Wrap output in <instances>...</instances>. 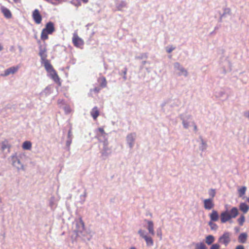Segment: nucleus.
<instances>
[{
    "instance_id": "obj_1",
    "label": "nucleus",
    "mask_w": 249,
    "mask_h": 249,
    "mask_svg": "<svg viewBox=\"0 0 249 249\" xmlns=\"http://www.w3.org/2000/svg\"><path fill=\"white\" fill-rule=\"evenodd\" d=\"M180 101L178 99H175L173 100H168L164 101L161 105V107H163L166 106H169L170 107L173 108L176 107H178L180 105Z\"/></svg>"
},
{
    "instance_id": "obj_2",
    "label": "nucleus",
    "mask_w": 249,
    "mask_h": 249,
    "mask_svg": "<svg viewBox=\"0 0 249 249\" xmlns=\"http://www.w3.org/2000/svg\"><path fill=\"white\" fill-rule=\"evenodd\" d=\"M179 118L182 121V124L183 127L188 129L189 127V120L192 119V116L190 114H181L179 115Z\"/></svg>"
},
{
    "instance_id": "obj_3",
    "label": "nucleus",
    "mask_w": 249,
    "mask_h": 249,
    "mask_svg": "<svg viewBox=\"0 0 249 249\" xmlns=\"http://www.w3.org/2000/svg\"><path fill=\"white\" fill-rule=\"evenodd\" d=\"M72 41L74 46L79 48H82L84 44L83 40L79 37L75 32L73 34Z\"/></svg>"
},
{
    "instance_id": "obj_4",
    "label": "nucleus",
    "mask_w": 249,
    "mask_h": 249,
    "mask_svg": "<svg viewBox=\"0 0 249 249\" xmlns=\"http://www.w3.org/2000/svg\"><path fill=\"white\" fill-rule=\"evenodd\" d=\"M138 233L142 238L144 239L146 242L147 246L151 247L154 245V241L152 237L145 234L144 231L140 229L138 231Z\"/></svg>"
},
{
    "instance_id": "obj_5",
    "label": "nucleus",
    "mask_w": 249,
    "mask_h": 249,
    "mask_svg": "<svg viewBox=\"0 0 249 249\" xmlns=\"http://www.w3.org/2000/svg\"><path fill=\"white\" fill-rule=\"evenodd\" d=\"M174 67L175 70H178L179 72L178 73V76L184 75L185 77L188 76V73L187 71L182 66H181L179 63L175 62L174 64Z\"/></svg>"
},
{
    "instance_id": "obj_6",
    "label": "nucleus",
    "mask_w": 249,
    "mask_h": 249,
    "mask_svg": "<svg viewBox=\"0 0 249 249\" xmlns=\"http://www.w3.org/2000/svg\"><path fill=\"white\" fill-rule=\"evenodd\" d=\"M136 137V133H131L128 134L126 137V140L127 144L128 145L130 148H132L135 143V139Z\"/></svg>"
},
{
    "instance_id": "obj_7",
    "label": "nucleus",
    "mask_w": 249,
    "mask_h": 249,
    "mask_svg": "<svg viewBox=\"0 0 249 249\" xmlns=\"http://www.w3.org/2000/svg\"><path fill=\"white\" fill-rule=\"evenodd\" d=\"M218 241L219 243L224 244L227 246L231 241L230 233L228 232H224V234L219 238Z\"/></svg>"
},
{
    "instance_id": "obj_8",
    "label": "nucleus",
    "mask_w": 249,
    "mask_h": 249,
    "mask_svg": "<svg viewBox=\"0 0 249 249\" xmlns=\"http://www.w3.org/2000/svg\"><path fill=\"white\" fill-rule=\"evenodd\" d=\"M19 68V67L18 66L11 67L8 69L5 70L4 71V73L0 74V76L2 77H6L10 74H14L18 71Z\"/></svg>"
},
{
    "instance_id": "obj_9",
    "label": "nucleus",
    "mask_w": 249,
    "mask_h": 249,
    "mask_svg": "<svg viewBox=\"0 0 249 249\" xmlns=\"http://www.w3.org/2000/svg\"><path fill=\"white\" fill-rule=\"evenodd\" d=\"M38 55L40 57V62L47 60V59L48 55L47 53V49L46 47H42V46H40L39 47V53Z\"/></svg>"
},
{
    "instance_id": "obj_10",
    "label": "nucleus",
    "mask_w": 249,
    "mask_h": 249,
    "mask_svg": "<svg viewBox=\"0 0 249 249\" xmlns=\"http://www.w3.org/2000/svg\"><path fill=\"white\" fill-rule=\"evenodd\" d=\"M204 208L206 210H210L214 206L213 199V198L205 199L203 200Z\"/></svg>"
},
{
    "instance_id": "obj_11",
    "label": "nucleus",
    "mask_w": 249,
    "mask_h": 249,
    "mask_svg": "<svg viewBox=\"0 0 249 249\" xmlns=\"http://www.w3.org/2000/svg\"><path fill=\"white\" fill-rule=\"evenodd\" d=\"M0 146L1 150L5 153L7 154L10 151L11 145L9 144L8 141L6 140L2 141L0 143Z\"/></svg>"
},
{
    "instance_id": "obj_12",
    "label": "nucleus",
    "mask_w": 249,
    "mask_h": 249,
    "mask_svg": "<svg viewBox=\"0 0 249 249\" xmlns=\"http://www.w3.org/2000/svg\"><path fill=\"white\" fill-rule=\"evenodd\" d=\"M33 18L36 24H40L42 20V16L38 9H35L32 15Z\"/></svg>"
},
{
    "instance_id": "obj_13",
    "label": "nucleus",
    "mask_w": 249,
    "mask_h": 249,
    "mask_svg": "<svg viewBox=\"0 0 249 249\" xmlns=\"http://www.w3.org/2000/svg\"><path fill=\"white\" fill-rule=\"evenodd\" d=\"M41 64L43 65L46 71L50 74L53 71H55L53 66L50 63L49 60L43 61L41 62Z\"/></svg>"
},
{
    "instance_id": "obj_14",
    "label": "nucleus",
    "mask_w": 249,
    "mask_h": 249,
    "mask_svg": "<svg viewBox=\"0 0 249 249\" xmlns=\"http://www.w3.org/2000/svg\"><path fill=\"white\" fill-rule=\"evenodd\" d=\"M144 221L147 224V230L149 233L152 235L155 234L154 229V223L152 221L144 219Z\"/></svg>"
},
{
    "instance_id": "obj_15",
    "label": "nucleus",
    "mask_w": 249,
    "mask_h": 249,
    "mask_svg": "<svg viewBox=\"0 0 249 249\" xmlns=\"http://www.w3.org/2000/svg\"><path fill=\"white\" fill-rule=\"evenodd\" d=\"M43 29L45 30L47 33L52 34L54 31L53 23L51 21L48 22L46 25L45 28Z\"/></svg>"
},
{
    "instance_id": "obj_16",
    "label": "nucleus",
    "mask_w": 249,
    "mask_h": 249,
    "mask_svg": "<svg viewBox=\"0 0 249 249\" xmlns=\"http://www.w3.org/2000/svg\"><path fill=\"white\" fill-rule=\"evenodd\" d=\"M127 3L126 1L121 0L116 3V7L118 11H123L124 8H126Z\"/></svg>"
},
{
    "instance_id": "obj_17",
    "label": "nucleus",
    "mask_w": 249,
    "mask_h": 249,
    "mask_svg": "<svg viewBox=\"0 0 249 249\" xmlns=\"http://www.w3.org/2000/svg\"><path fill=\"white\" fill-rule=\"evenodd\" d=\"M220 219L222 223H225L231 218L230 216L229 213L227 212H224L221 213Z\"/></svg>"
},
{
    "instance_id": "obj_18",
    "label": "nucleus",
    "mask_w": 249,
    "mask_h": 249,
    "mask_svg": "<svg viewBox=\"0 0 249 249\" xmlns=\"http://www.w3.org/2000/svg\"><path fill=\"white\" fill-rule=\"evenodd\" d=\"M100 112L97 107H94L90 111V115L94 120H96Z\"/></svg>"
},
{
    "instance_id": "obj_19",
    "label": "nucleus",
    "mask_w": 249,
    "mask_h": 249,
    "mask_svg": "<svg viewBox=\"0 0 249 249\" xmlns=\"http://www.w3.org/2000/svg\"><path fill=\"white\" fill-rule=\"evenodd\" d=\"M1 12L4 15V17L7 18H10L12 17V14L10 11L5 7H1Z\"/></svg>"
},
{
    "instance_id": "obj_20",
    "label": "nucleus",
    "mask_w": 249,
    "mask_h": 249,
    "mask_svg": "<svg viewBox=\"0 0 249 249\" xmlns=\"http://www.w3.org/2000/svg\"><path fill=\"white\" fill-rule=\"evenodd\" d=\"M209 216L211 221H216L218 220L219 215L217 212L215 210H213Z\"/></svg>"
},
{
    "instance_id": "obj_21",
    "label": "nucleus",
    "mask_w": 249,
    "mask_h": 249,
    "mask_svg": "<svg viewBox=\"0 0 249 249\" xmlns=\"http://www.w3.org/2000/svg\"><path fill=\"white\" fill-rule=\"evenodd\" d=\"M72 134L71 132V128L68 133L67 140L66 141V146L69 147L71 143L72 139Z\"/></svg>"
},
{
    "instance_id": "obj_22",
    "label": "nucleus",
    "mask_w": 249,
    "mask_h": 249,
    "mask_svg": "<svg viewBox=\"0 0 249 249\" xmlns=\"http://www.w3.org/2000/svg\"><path fill=\"white\" fill-rule=\"evenodd\" d=\"M98 82L101 88H104L107 87V82L104 76L100 77L98 79Z\"/></svg>"
},
{
    "instance_id": "obj_23",
    "label": "nucleus",
    "mask_w": 249,
    "mask_h": 249,
    "mask_svg": "<svg viewBox=\"0 0 249 249\" xmlns=\"http://www.w3.org/2000/svg\"><path fill=\"white\" fill-rule=\"evenodd\" d=\"M239 209L244 213H246L249 210V207L246 203L242 202L239 205Z\"/></svg>"
},
{
    "instance_id": "obj_24",
    "label": "nucleus",
    "mask_w": 249,
    "mask_h": 249,
    "mask_svg": "<svg viewBox=\"0 0 249 249\" xmlns=\"http://www.w3.org/2000/svg\"><path fill=\"white\" fill-rule=\"evenodd\" d=\"M231 218H235L238 214V210L237 208L233 207L229 213Z\"/></svg>"
},
{
    "instance_id": "obj_25",
    "label": "nucleus",
    "mask_w": 249,
    "mask_h": 249,
    "mask_svg": "<svg viewBox=\"0 0 249 249\" xmlns=\"http://www.w3.org/2000/svg\"><path fill=\"white\" fill-rule=\"evenodd\" d=\"M51 78L56 83H60V78L55 71L50 74Z\"/></svg>"
},
{
    "instance_id": "obj_26",
    "label": "nucleus",
    "mask_w": 249,
    "mask_h": 249,
    "mask_svg": "<svg viewBox=\"0 0 249 249\" xmlns=\"http://www.w3.org/2000/svg\"><path fill=\"white\" fill-rule=\"evenodd\" d=\"M247 190V188L245 186H242L238 189V196L240 197L244 198V196L245 195Z\"/></svg>"
},
{
    "instance_id": "obj_27",
    "label": "nucleus",
    "mask_w": 249,
    "mask_h": 249,
    "mask_svg": "<svg viewBox=\"0 0 249 249\" xmlns=\"http://www.w3.org/2000/svg\"><path fill=\"white\" fill-rule=\"evenodd\" d=\"M247 238V233H242L239 235L238 240L240 243H245L246 242Z\"/></svg>"
},
{
    "instance_id": "obj_28",
    "label": "nucleus",
    "mask_w": 249,
    "mask_h": 249,
    "mask_svg": "<svg viewBox=\"0 0 249 249\" xmlns=\"http://www.w3.org/2000/svg\"><path fill=\"white\" fill-rule=\"evenodd\" d=\"M214 241V237L212 235H209L205 239L206 243L208 245H211Z\"/></svg>"
},
{
    "instance_id": "obj_29",
    "label": "nucleus",
    "mask_w": 249,
    "mask_h": 249,
    "mask_svg": "<svg viewBox=\"0 0 249 249\" xmlns=\"http://www.w3.org/2000/svg\"><path fill=\"white\" fill-rule=\"evenodd\" d=\"M32 147V143L30 141H25L22 144V148L25 150H30Z\"/></svg>"
},
{
    "instance_id": "obj_30",
    "label": "nucleus",
    "mask_w": 249,
    "mask_h": 249,
    "mask_svg": "<svg viewBox=\"0 0 249 249\" xmlns=\"http://www.w3.org/2000/svg\"><path fill=\"white\" fill-rule=\"evenodd\" d=\"M201 140V145L199 147V148L201 150L203 151L205 150L207 147V145L206 142L203 140L202 137H199Z\"/></svg>"
},
{
    "instance_id": "obj_31",
    "label": "nucleus",
    "mask_w": 249,
    "mask_h": 249,
    "mask_svg": "<svg viewBox=\"0 0 249 249\" xmlns=\"http://www.w3.org/2000/svg\"><path fill=\"white\" fill-rule=\"evenodd\" d=\"M148 57V54L147 53H142L140 55L136 56L135 57V59H146Z\"/></svg>"
},
{
    "instance_id": "obj_32",
    "label": "nucleus",
    "mask_w": 249,
    "mask_h": 249,
    "mask_svg": "<svg viewBox=\"0 0 249 249\" xmlns=\"http://www.w3.org/2000/svg\"><path fill=\"white\" fill-rule=\"evenodd\" d=\"M195 249H207V247L204 243L201 242L196 244Z\"/></svg>"
},
{
    "instance_id": "obj_33",
    "label": "nucleus",
    "mask_w": 249,
    "mask_h": 249,
    "mask_svg": "<svg viewBox=\"0 0 249 249\" xmlns=\"http://www.w3.org/2000/svg\"><path fill=\"white\" fill-rule=\"evenodd\" d=\"M49 33H47L45 30L43 29L41 34V38L42 40H45L48 38V35Z\"/></svg>"
},
{
    "instance_id": "obj_34",
    "label": "nucleus",
    "mask_w": 249,
    "mask_h": 249,
    "mask_svg": "<svg viewBox=\"0 0 249 249\" xmlns=\"http://www.w3.org/2000/svg\"><path fill=\"white\" fill-rule=\"evenodd\" d=\"M223 10V13L221 15L222 17H225L226 15H230L231 14V10L230 8H224Z\"/></svg>"
},
{
    "instance_id": "obj_35",
    "label": "nucleus",
    "mask_w": 249,
    "mask_h": 249,
    "mask_svg": "<svg viewBox=\"0 0 249 249\" xmlns=\"http://www.w3.org/2000/svg\"><path fill=\"white\" fill-rule=\"evenodd\" d=\"M127 72V68L125 67L124 68V69L121 72L119 73L120 75L123 74V79L124 81H126L127 79L126 73Z\"/></svg>"
},
{
    "instance_id": "obj_36",
    "label": "nucleus",
    "mask_w": 249,
    "mask_h": 249,
    "mask_svg": "<svg viewBox=\"0 0 249 249\" xmlns=\"http://www.w3.org/2000/svg\"><path fill=\"white\" fill-rule=\"evenodd\" d=\"M225 94V92L224 90H219L215 92V96L216 98H221Z\"/></svg>"
},
{
    "instance_id": "obj_37",
    "label": "nucleus",
    "mask_w": 249,
    "mask_h": 249,
    "mask_svg": "<svg viewBox=\"0 0 249 249\" xmlns=\"http://www.w3.org/2000/svg\"><path fill=\"white\" fill-rule=\"evenodd\" d=\"M245 221V217L243 215L240 216V217L237 219V221L240 226H242Z\"/></svg>"
},
{
    "instance_id": "obj_38",
    "label": "nucleus",
    "mask_w": 249,
    "mask_h": 249,
    "mask_svg": "<svg viewBox=\"0 0 249 249\" xmlns=\"http://www.w3.org/2000/svg\"><path fill=\"white\" fill-rule=\"evenodd\" d=\"M63 109L65 112L66 114H68L71 113V109L69 105H65L63 107Z\"/></svg>"
},
{
    "instance_id": "obj_39",
    "label": "nucleus",
    "mask_w": 249,
    "mask_h": 249,
    "mask_svg": "<svg viewBox=\"0 0 249 249\" xmlns=\"http://www.w3.org/2000/svg\"><path fill=\"white\" fill-rule=\"evenodd\" d=\"M51 87L48 86L43 90V93H44L46 95H49L51 93Z\"/></svg>"
},
{
    "instance_id": "obj_40",
    "label": "nucleus",
    "mask_w": 249,
    "mask_h": 249,
    "mask_svg": "<svg viewBox=\"0 0 249 249\" xmlns=\"http://www.w3.org/2000/svg\"><path fill=\"white\" fill-rule=\"evenodd\" d=\"M209 194L212 197L211 198H213L215 196V191L214 189H211L209 191Z\"/></svg>"
},
{
    "instance_id": "obj_41",
    "label": "nucleus",
    "mask_w": 249,
    "mask_h": 249,
    "mask_svg": "<svg viewBox=\"0 0 249 249\" xmlns=\"http://www.w3.org/2000/svg\"><path fill=\"white\" fill-rule=\"evenodd\" d=\"M209 225L211 227L212 230H216L217 228L216 224L213 223V221H210Z\"/></svg>"
},
{
    "instance_id": "obj_42",
    "label": "nucleus",
    "mask_w": 249,
    "mask_h": 249,
    "mask_svg": "<svg viewBox=\"0 0 249 249\" xmlns=\"http://www.w3.org/2000/svg\"><path fill=\"white\" fill-rule=\"evenodd\" d=\"M220 245L218 244H214L212 245L210 249H219Z\"/></svg>"
},
{
    "instance_id": "obj_43",
    "label": "nucleus",
    "mask_w": 249,
    "mask_h": 249,
    "mask_svg": "<svg viewBox=\"0 0 249 249\" xmlns=\"http://www.w3.org/2000/svg\"><path fill=\"white\" fill-rule=\"evenodd\" d=\"M98 131L101 133V135L102 136L104 135V134H106L104 129L102 127H99L98 128Z\"/></svg>"
},
{
    "instance_id": "obj_44",
    "label": "nucleus",
    "mask_w": 249,
    "mask_h": 249,
    "mask_svg": "<svg viewBox=\"0 0 249 249\" xmlns=\"http://www.w3.org/2000/svg\"><path fill=\"white\" fill-rule=\"evenodd\" d=\"M244 116L249 120V110L244 112Z\"/></svg>"
},
{
    "instance_id": "obj_45",
    "label": "nucleus",
    "mask_w": 249,
    "mask_h": 249,
    "mask_svg": "<svg viewBox=\"0 0 249 249\" xmlns=\"http://www.w3.org/2000/svg\"><path fill=\"white\" fill-rule=\"evenodd\" d=\"M175 49V47H171L170 48H168L166 49V52L168 53H171L173 50H174Z\"/></svg>"
},
{
    "instance_id": "obj_46",
    "label": "nucleus",
    "mask_w": 249,
    "mask_h": 249,
    "mask_svg": "<svg viewBox=\"0 0 249 249\" xmlns=\"http://www.w3.org/2000/svg\"><path fill=\"white\" fill-rule=\"evenodd\" d=\"M192 124L194 126V130L195 132L197 131V127L194 122H192Z\"/></svg>"
},
{
    "instance_id": "obj_47",
    "label": "nucleus",
    "mask_w": 249,
    "mask_h": 249,
    "mask_svg": "<svg viewBox=\"0 0 249 249\" xmlns=\"http://www.w3.org/2000/svg\"><path fill=\"white\" fill-rule=\"evenodd\" d=\"M235 249H244V247L242 245H239L236 247Z\"/></svg>"
},
{
    "instance_id": "obj_48",
    "label": "nucleus",
    "mask_w": 249,
    "mask_h": 249,
    "mask_svg": "<svg viewBox=\"0 0 249 249\" xmlns=\"http://www.w3.org/2000/svg\"><path fill=\"white\" fill-rule=\"evenodd\" d=\"M100 89L97 87H96L94 89V91L98 92L100 91Z\"/></svg>"
},
{
    "instance_id": "obj_49",
    "label": "nucleus",
    "mask_w": 249,
    "mask_h": 249,
    "mask_svg": "<svg viewBox=\"0 0 249 249\" xmlns=\"http://www.w3.org/2000/svg\"><path fill=\"white\" fill-rule=\"evenodd\" d=\"M80 222L81 224V225L83 226V227H84V223L83 221L82 220V218H80Z\"/></svg>"
},
{
    "instance_id": "obj_50",
    "label": "nucleus",
    "mask_w": 249,
    "mask_h": 249,
    "mask_svg": "<svg viewBox=\"0 0 249 249\" xmlns=\"http://www.w3.org/2000/svg\"><path fill=\"white\" fill-rule=\"evenodd\" d=\"M146 63H149L148 61H143L142 62V65H144Z\"/></svg>"
},
{
    "instance_id": "obj_51",
    "label": "nucleus",
    "mask_w": 249,
    "mask_h": 249,
    "mask_svg": "<svg viewBox=\"0 0 249 249\" xmlns=\"http://www.w3.org/2000/svg\"><path fill=\"white\" fill-rule=\"evenodd\" d=\"M224 18V17H222V16L220 15V18H219V22H222V18Z\"/></svg>"
},
{
    "instance_id": "obj_52",
    "label": "nucleus",
    "mask_w": 249,
    "mask_h": 249,
    "mask_svg": "<svg viewBox=\"0 0 249 249\" xmlns=\"http://www.w3.org/2000/svg\"><path fill=\"white\" fill-rule=\"evenodd\" d=\"M18 48L19 49V52H21L22 51V48L20 46H18Z\"/></svg>"
},
{
    "instance_id": "obj_53",
    "label": "nucleus",
    "mask_w": 249,
    "mask_h": 249,
    "mask_svg": "<svg viewBox=\"0 0 249 249\" xmlns=\"http://www.w3.org/2000/svg\"><path fill=\"white\" fill-rule=\"evenodd\" d=\"M16 3H18V2H20L21 1V0H13Z\"/></svg>"
},
{
    "instance_id": "obj_54",
    "label": "nucleus",
    "mask_w": 249,
    "mask_h": 249,
    "mask_svg": "<svg viewBox=\"0 0 249 249\" xmlns=\"http://www.w3.org/2000/svg\"><path fill=\"white\" fill-rule=\"evenodd\" d=\"M3 49V47L1 45V44L0 43V51H1Z\"/></svg>"
},
{
    "instance_id": "obj_55",
    "label": "nucleus",
    "mask_w": 249,
    "mask_h": 249,
    "mask_svg": "<svg viewBox=\"0 0 249 249\" xmlns=\"http://www.w3.org/2000/svg\"><path fill=\"white\" fill-rule=\"evenodd\" d=\"M83 0V1L84 3H87V2H88V0Z\"/></svg>"
},
{
    "instance_id": "obj_56",
    "label": "nucleus",
    "mask_w": 249,
    "mask_h": 249,
    "mask_svg": "<svg viewBox=\"0 0 249 249\" xmlns=\"http://www.w3.org/2000/svg\"><path fill=\"white\" fill-rule=\"evenodd\" d=\"M143 66L144 65H142V66H140V69L141 70H142L143 68Z\"/></svg>"
},
{
    "instance_id": "obj_57",
    "label": "nucleus",
    "mask_w": 249,
    "mask_h": 249,
    "mask_svg": "<svg viewBox=\"0 0 249 249\" xmlns=\"http://www.w3.org/2000/svg\"><path fill=\"white\" fill-rule=\"evenodd\" d=\"M130 249H137L135 247H131Z\"/></svg>"
},
{
    "instance_id": "obj_58",
    "label": "nucleus",
    "mask_w": 249,
    "mask_h": 249,
    "mask_svg": "<svg viewBox=\"0 0 249 249\" xmlns=\"http://www.w3.org/2000/svg\"><path fill=\"white\" fill-rule=\"evenodd\" d=\"M14 48L13 46H12L10 48V51H12V50Z\"/></svg>"
},
{
    "instance_id": "obj_59",
    "label": "nucleus",
    "mask_w": 249,
    "mask_h": 249,
    "mask_svg": "<svg viewBox=\"0 0 249 249\" xmlns=\"http://www.w3.org/2000/svg\"><path fill=\"white\" fill-rule=\"evenodd\" d=\"M40 42H40V40H38V43H40Z\"/></svg>"
}]
</instances>
